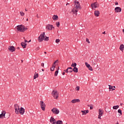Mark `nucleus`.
<instances>
[{"instance_id":"c756f323","label":"nucleus","mask_w":124,"mask_h":124,"mask_svg":"<svg viewBox=\"0 0 124 124\" xmlns=\"http://www.w3.org/2000/svg\"><path fill=\"white\" fill-rule=\"evenodd\" d=\"M77 65V64H76V63H73L71 65V66H72L73 67H76V66Z\"/></svg>"},{"instance_id":"4be33fe9","label":"nucleus","mask_w":124,"mask_h":124,"mask_svg":"<svg viewBox=\"0 0 124 124\" xmlns=\"http://www.w3.org/2000/svg\"><path fill=\"white\" fill-rule=\"evenodd\" d=\"M99 115L102 116L103 115V110L102 109H99Z\"/></svg>"},{"instance_id":"c03bdc74","label":"nucleus","mask_w":124,"mask_h":124,"mask_svg":"<svg viewBox=\"0 0 124 124\" xmlns=\"http://www.w3.org/2000/svg\"><path fill=\"white\" fill-rule=\"evenodd\" d=\"M86 42H88L89 44L90 43V41H89V40H88V38H86Z\"/></svg>"},{"instance_id":"3c124183","label":"nucleus","mask_w":124,"mask_h":124,"mask_svg":"<svg viewBox=\"0 0 124 124\" xmlns=\"http://www.w3.org/2000/svg\"><path fill=\"white\" fill-rule=\"evenodd\" d=\"M105 32H106L105 31L103 32V34H106V33H105Z\"/></svg>"},{"instance_id":"0e129e2a","label":"nucleus","mask_w":124,"mask_h":124,"mask_svg":"<svg viewBox=\"0 0 124 124\" xmlns=\"http://www.w3.org/2000/svg\"><path fill=\"white\" fill-rule=\"evenodd\" d=\"M68 4H69L68 3L66 4V5H67Z\"/></svg>"},{"instance_id":"aec40b11","label":"nucleus","mask_w":124,"mask_h":124,"mask_svg":"<svg viewBox=\"0 0 124 124\" xmlns=\"http://www.w3.org/2000/svg\"><path fill=\"white\" fill-rule=\"evenodd\" d=\"M81 113H82V115H87L89 113V110H81Z\"/></svg>"},{"instance_id":"f704fd0d","label":"nucleus","mask_w":124,"mask_h":124,"mask_svg":"<svg viewBox=\"0 0 124 124\" xmlns=\"http://www.w3.org/2000/svg\"><path fill=\"white\" fill-rule=\"evenodd\" d=\"M58 73H59V71H55V74H54L55 76H58Z\"/></svg>"},{"instance_id":"6ab92c4d","label":"nucleus","mask_w":124,"mask_h":124,"mask_svg":"<svg viewBox=\"0 0 124 124\" xmlns=\"http://www.w3.org/2000/svg\"><path fill=\"white\" fill-rule=\"evenodd\" d=\"M115 89H116V87L109 85V91H111V90H112V91H115Z\"/></svg>"},{"instance_id":"473e14b6","label":"nucleus","mask_w":124,"mask_h":124,"mask_svg":"<svg viewBox=\"0 0 124 124\" xmlns=\"http://www.w3.org/2000/svg\"><path fill=\"white\" fill-rule=\"evenodd\" d=\"M56 25L57 27H58L59 28V27H60V22H57L56 23Z\"/></svg>"},{"instance_id":"4468645a","label":"nucleus","mask_w":124,"mask_h":124,"mask_svg":"<svg viewBox=\"0 0 124 124\" xmlns=\"http://www.w3.org/2000/svg\"><path fill=\"white\" fill-rule=\"evenodd\" d=\"M46 29L47 30H48V31H51V30H52L53 29H54V26H53V25H47L46 26Z\"/></svg>"},{"instance_id":"680f3d73","label":"nucleus","mask_w":124,"mask_h":124,"mask_svg":"<svg viewBox=\"0 0 124 124\" xmlns=\"http://www.w3.org/2000/svg\"><path fill=\"white\" fill-rule=\"evenodd\" d=\"M25 11H27V9H25Z\"/></svg>"},{"instance_id":"de8ad7c7","label":"nucleus","mask_w":124,"mask_h":124,"mask_svg":"<svg viewBox=\"0 0 124 124\" xmlns=\"http://www.w3.org/2000/svg\"><path fill=\"white\" fill-rule=\"evenodd\" d=\"M118 4H119V3H118V2H115V5H118Z\"/></svg>"},{"instance_id":"c85d7f7f","label":"nucleus","mask_w":124,"mask_h":124,"mask_svg":"<svg viewBox=\"0 0 124 124\" xmlns=\"http://www.w3.org/2000/svg\"><path fill=\"white\" fill-rule=\"evenodd\" d=\"M88 106L90 107V108L91 110H93V105H88Z\"/></svg>"},{"instance_id":"6e6552de","label":"nucleus","mask_w":124,"mask_h":124,"mask_svg":"<svg viewBox=\"0 0 124 124\" xmlns=\"http://www.w3.org/2000/svg\"><path fill=\"white\" fill-rule=\"evenodd\" d=\"M20 106L17 104L15 105V110L16 114H19V112L20 111Z\"/></svg>"},{"instance_id":"20e7f679","label":"nucleus","mask_w":124,"mask_h":124,"mask_svg":"<svg viewBox=\"0 0 124 124\" xmlns=\"http://www.w3.org/2000/svg\"><path fill=\"white\" fill-rule=\"evenodd\" d=\"M51 94L55 99H58V98L59 97V93H58V91L56 90H53Z\"/></svg>"},{"instance_id":"e433bc0d","label":"nucleus","mask_w":124,"mask_h":124,"mask_svg":"<svg viewBox=\"0 0 124 124\" xmlns=\"http://www.w3.org/2000/svg\"><path fill=\"white\" fill-rule=\"evenodd\" d=\"M60 41H61V40H60V39H59L56 40V43H59V42H60Z\"/></svg>"},{"instance_id":"cd10ccee","label":"nucleus","mask_w":124,"mask_h":124,"mask_svg":"<svg viewBox=\"0 0 124 124\" xmlns=\"http://www.w3.org/2000/svg\"><path fill=\"white\" fill-rule=\"evenodd\" d=\"M85 65L86 66V67H87L88 68L90 67V66H91V65L89 64V63H88V62H86L85 63Z\"/></svg>"},{"instance_id":"7ed1b4c3","label":"nucleus","mask_w":124,"mask_h":124,"mask_svg":"<svg viewBox=\"0 0 124 124\" xmlns=\"http://www.w3.org/2000/svg\"><path fill=\"white\" fill-rule=\"evenodd\" d=\"M5 112V111L3 110L1 112V114H0V119H3V118H5V119H8L9 117H10V115L8 113L6 114Z\"/></svg>"},{"instance_id":"5701e85b","label":"nucleus","mask_w":124,"mask_h":124,"mask_svg":"<svg viewBox=\"0 0 124 124\" xmlns=\"http://www.w3.org/2000/svg\"><path fill=\"white\" fill-rule=\"evenodd\" d=\"M73 71H74L76 73H77V72H78V68L75 67L73 69Z\"/></svg>"},{"instance_id":"ddd939ff","label":"nucleus","mask_w":124,"mask_h":124,"mask_svg":"<svg viewBox=\"0 0 124 124\" xmlns=\"http://www.w3.org/2000/svg\"><path fill=\"white\" fill-rule=\"evenodd\" d=\"M19 113L21 115H24V114H25V108H24L22 107L20 108Z\"/></svg>"},{"instance_id":"79ce46f5","label":"nucleus","mask_w":124,"mask_h":124,"mask_svg":"<svg viewBox=\"0 0 124 124\" xmlns=\"http://www.w3.org/2000/svg\"><path fill=\"white\" fill-rule=\"evenodd\" d=\"M102 115H98V119H100V120H101V117H102Z\"/></svg>"},{"instance_id":"9b49d317","label":"nucleus","mask_w":124,"mask_h":124,"mask_svg":"<svg viewBox=\"0 0 124 124\" xmlns=\"http://www.w3.org/2000/svg\"><path fill=\"white\" fill-rule=\"evenodd\" d=\"M115 12L118 13L119 12H121L122 11V8L120 7H116L114 9Z\"/></svg>"},{"instance_id":"a19ab883","label":"nucleus","mask_w":124,"mask_h":124,"mask_svg":"<svg viewBox=\"0 0 124 124\" xmlns=\"http://www.w3.org/2000/svg\"><path fill=\"white\" fill-rule=\"evenodd\" d=\"M64 71H65L66 73L69 72V71H68V68H67V69L64 70Z\"/></svg>"},{"instance_id":"603ef678","label":"nucleus","mask_w":124,"mask_h":124,"mask_svg":"<svg viewBox=\"0 0 124 124\" xmlns=\"http://www.w3.org/2000/svg\"><path fill=\"white\" fill-rule=\"evenodd\" d=\"M65 74V73L64 72L62 73V75H64Z\"/></svg>"},{"instance_id":"f03ea898","label":"nucleus","mask_w":124,"mask_h":124,"mask_svg":"<svg viewBox=\"0 0 124 124\" xmlns=\"http://www.w3.org/2000/svg\"><path fill=\"white\" fill-rule=\"evenodd\" d=\"M38 40L39 42H42L43 40H45V41H48V40H49V37L45 36V33L44 32L38 38Z\"/></svg>"},{"instance_id":"13d9d810","label":"nucleus","mask_w":124,"mask_h":124,"mask_svg":"<svg viewBox=\"0 0 124 124\" xmlns=\"http://www.w3.org/2000/svg\"><path fill=\"white\" fill-rule=\"evenodd\" d=\"M116 124H119V122H117Z\"/></svg>"},{"instance_id":"0eeeda50","label":"nucleus","mask_w":124,"mask_h":124,"mask_svg":"<svg viewBox=\"0 0 124 124\" xmlns=\"http://www.w3.org/2000/svg\"><path fill=\"white\" fill-rule=\"evenodd\" d=\"M40 105L41 106V108L43 110V111H45V108L46 107V105L45 104V103H44V102H43V101H41L40 102Z\"/></svg>"},{"instance_id":"dca6fc26","label":"nucleus","mask_w":124,"mask_h":124,"mask_svg":"<svg viewBox=\"0 0 124 124\" xmlns=\"http://www.w3.org/2000/svg\"><path fill=\"white\" fill-rule=\"evenodd\" d=\"M52 19L54 21H57L59 20V16L57 15H54L52 17Z\"/></svg>"},{"instance_id":"412c9836","label":"nucleus","mask_w":124,"mask_h":124,"mask_svg":"<svg viewBox=\"0 0 124 124\" xmlns=\"http://www.w3.org/2000/svg\"><path fill=\"white\" fill-rule=\"evenodd\" d=\"M21 45L22 47L23 48H26V46H27V43L23 42L21 43Z\"/></svg>"},{"instance_id":"39448f33","label":"nucleus","mask_w":124,"mask_h":124,"mask_svg":"<svg viewBox=\"0 0 124 124\" xmlns=\"http://www.w3.org/2000/svg\"><path fill=\"white\" fill-rule=\"evenodd\" d=\"M16 29L18 31H25V26L24 25H18Z\"/></svg>"},{"instance_id":"bb28decb","label":"nucleus","mask_w":124,"mask_h":124,"mask_svg":"<svg viewBox=\"0 0 124 124\" xmlns=\"http://www.w3.org/2000/svg\"><path fill=\"white\" fill-rule=\"evenodd\" d=\"M68 70L69 72H72V71H73V69H72L71 67L68 68Z\"/></svg>"},{"instance_id":"393cba45","label":"nucleus","mask_w":124,"mask_h":124,"mask_svg":"<svg viewBox=\"0 0 124 124\" xmlns=\"http://www.w3.org/2000/svg\"><path fill=\"white\" fill-rule=\"evenodd\" d=\"M119 106L118 105L117 106H114L113 107V109H114V110H117V109H118V108H119Z\"/></svg>"},{"instance_id":"1a4fd4ad","label":"nucleus","mask_w":124,"mask_h":124,"mask_svg":"<svg viewBox=\"0 0 124 124\" xmlns=\"http://www.w3.org/2000/svg\"><path fill=\"white\" fill-rule=\"evenodd\" d=\"M51 111L53 114H55L56 115H58L59 113H60V110L57 108H53L51 109Z\"/></svg>"},{"instance_id":"f257e3e1","label":"nucleus","mask_w":124,"mask_h":124,"mask_svg":"<svg viewBox=\"0 0 124 124\" xmlns=\"http://www.w3.org/2000/svg\"><path fill=\"white\" fill-rule=\"evenodd\" d=\"M80 9H82V7L80 5L79 1H76L75 7L72 10V12H73L74 14L76 13V15H77V12H78Z\"/></svg>"},{"instance_id":"b1692460","label":"nucleus","mask_w":124,"mask_h":124,"mask_svg":"<svg viewBox=\"0 0 124 124\" xmlns=\"http://www.w3.org/2000/svg\"><path fill=\"white\" fill-rule=\"evenodd\" d=\"M36 78H38V74L35 73L34 76L33 77V79H36Z\"/></svg>"},{"instance_id":"8fccbe9b","label":"nucleus","mask_w":124,"mask_h":124,"mask_svg":"<svg viewBox=\"0 0 124 124\" xmlns=\"http://www.w3.org/2000/svg\"><path fill=\"white\" fill-rule=\"evenodd\" d=\"M93 65H95V62H93Z\"/></svg>"},{"instance_id":"052dcab7","label":"nucleus","mask_w":124,"mask_h":124,"mask_svg":"<svg viewBox=\"0 0 124 124\" xmlns=\"http://www.w3.org/2000/svg\"><path fill=\"white\" fill-rule=\"evenodd\" d=\"M31 40H30L29 42H31Z\"/></svg>"},{"instance_id":"58836bf2","label":"nucleus","mask_w":124,"mask_h":124,"mask_svg":"<svg viewBox=\"0 0 124 124\" xmlns=\"http://www.w3.org/2000/svg\"><path fill=\"white\" fill-rule=\"evenodd\" d=\"M39 49H40V48L39 47H37L35 48V51H38V50H39Z\"/></svg>"},{"instance_id":"e2e57ef3","label":"nucleus","mask_w":124,"mask_h":124,"mask_svg":"<svg viewBox=\"0 0 124 124\" xmlns=\"http://www.w3.org/2000/svg\"><path fill=\"white\" fill-rule=\"evenodd\" d=\"M23 62V60H21V62Z\"/></svg>"},{"instance_id":"09e8293b","label":"nucleus","mask_w":124,"mask_h":124,"mask_svg":"<svg viewBox=\"0 0 124 124\" xmlns=\"http://www.w3.org/2000/svg\"><path fill=\"white\" fill-rule=\"evenodd\" d=\"M24 41H25L24 42H25V43H26V42H28V41H27V40H25Z\"/></svg>"},{"instance_id":"f8f14e48","label":"nucleus","mask_w":124,"mask_h":124,"mask_svg":"<svg viewBox=\"0 0 124 124\" xmlns=\"http://www.w3.org/2000/svg\"><path fill=\"white\" fill-rule=\"evenodd\" d=\"M50 123H51V124H55L57 123V121H56V119H55L54 117H51L50 119Z\"/></svg>"},{"instance_id":"72a5a7b5","label":"nucleus","mask_w":124,"mask_h":124,"mask_svg":"<svg viewBox=\"0 0 124 124\" xmlns=\"http://www.w3.org/2000/svg\"><path fill=\"white\" fill-rule=\"evenodd\" d=\"M89 70H91V71H93V67H92V66H90L88 68Z\"/></svg>"},{"instance_id":"5fc2aeb1","label":"nucleus","mask_w":124,"mask_h":124,"mask_svg":"<svg viewBox=\"0 0 124 124\" xmlns=\"http://www.w3.org/2000/svg\"><path fill=\"white\" fill-rule=\"evenodd\" d=\"M44 53H45V54H47V52H46V51H45V52H44Z\"/></svg>"},{"instance_id":"bf43d9fd","label":"nucleus","mask_w":124,"mask_h":124,"mask_svg":"<svg viewBox=\"0 0 124 124\" xmlns=\"http://www.w3.org/2000/svg\"><path fill=\"white\" fill-rule=\"evenodd\" d=\"M26 21H29V19L27 18V19H26Z\"/></svg>"},{"instance_id":"69168bd1","label":"nucleus","mask_w":124,"mask_h":124,"mask_svg":"<svg viewBox=\"0 0 124 124\" xmlns=\"http://www.w3.org/2000/svg\"><path fill=\"white\" fill-rule=\"evenodd\" d=\"M38 16V15H37V16Z\"/></svg>"},{"instance_id":"c9c22d12","label":"nucleus","mask_w":124,"mask_h":124,"mask_svg":"<svg viewBox=\"0 0 124 124\" xmlns=\"http://www.w3.org/2000/svg\"><path fill=\"white\" fill-rule=\"evenodd\" d=\"M118 113H120V115H122V110H121V109H118Z\"/></svg>"},{"instance_id":"f3484780","label":"nucleus","mask_w":124,"mask_h":124,"mask_svg":"<svg viewBox=\"0 0 124 124\" xmlns=\"http://www.w3.org/2000/svg\"><path fill=\"white\" fill-rule=\"evenodd\" d=\"M99 11H94V15L96 16V17H98L99 16Z\"/></svg>"},{"instance_id":"a878e982","label":"nucleus","mask_w":124,"mask_h":124,"mask_svg":"<svg viewBox=\"0 0 124 124\" xmlns=\"http://www.w3.org/2000/svg\"><path fill=\"white\" fill-rule=\"evenodd\" d=\"M56 124H62V121H61V120H58L57 122H56Z\"/></svg>"},{"instance_id":"6e6d98bb","label":"nucleus","mask_w":124,"mask_h":124,"mask_svg":"<svg viewBox=\"0 0 124 124\" xmlns=\"http://www.w3.org/2000/svg\"><path fill=\"white\" fill-rule=\"evenodd\" d=\"M42 71H44V69H42Z\"/></svg>"},{"instance_id":"2eb2a0df","label":"nucleus","mask_w":124,"mask_h":124,"mask_svg":"<svg viewBox=\"0 0 124 124\" xmlns=\"http://www.w3.org/2000/svg\"><path fill=\"white\" fill-rule=\"evenodd\" d=\"M72 103H77V102H80V99H75L71 101Z\"/></svg>"},{"instance_id":"37998d69","label":"nucleus","mask_w":124,"mask_h":124,"mask_svg":"<svg viewBox=\"0 0 124 124\" xmlns=\"http://www.w3.org/2000/svg\"><path fill=\"white\" fill-rule=\"evenodd\" d=\"M105 111L107 112H110V110L108 109V108H105Z\"/></svg>"},{"instance_id":"7c9ffc66","label":"nucleus","mask_w":124,"mask_h":124,"mask_svg":"<svg viewBox=\"0 0 124 124\" xmlns=\"http://www.w3.org/2000/svg\"><path fill=\"white\" fill-rule=\"evenodd\" d=\"M20 14L21 16H24L25 15V13L23 11L20 12Z\"/></svg>"},{"instance_id":"9d476101","label":"nucleus","mask_w":124,"mask_h":124,"mask_svg":"<svg viewBox=\"0 0 124 124\" xmlns=\"http://www.w3.org/2000/svg\"><path fill=\"white\" fill-rule=\"evenodd\" d=\"M8 50H9V51H10V52H12L15 51V50H16L15 47L12 46H9L8 47Z\"/></svg>"},{"instance_id":"4d7b16f0","label":"nucleus","mask_w":124,"mask_h":124,"mask_svg":"<svg viewBox=\"0 0 124 124\" xmlns=\"http://www.w3.org/2000/svg\"><path fill=\"white\" fill-rule=\"evenodd\" d=\"M120 105H121V106H122V105H123V103H121Z\"/></svg>"},{"instance_id":"423d86ee","label":"nucleus","mask_w":124,"mask_h":124,"mask_svg":"<svg viewBox=\"0 0 124 124\" xmlns=\"http://www.w3.org/2000/svg\"><path fill=\"white\" fill-rule=\"evenodd\" d=\"M91 7H92V9H95L94 8H97L99 7V4L96 2H94L91 4Z\"/></svg>"},{"instance_id":"a18cd8bd","label":"nucleus","mask_w":124,"mask_h":124,"mask_svg":"<svg viewBox=\"0 0 124 124\" xmlns=\"http://www.w3.org/2000/svg\"><path fill=\"white\" fill-rule=\"evenodd\" d=\"M41 66H43V67H44V63H42L41 64Z\"/></svg>"},{"instance_id":"2f4dec72","label":"nucleus","mask_w":124,"mask_h":124,"mask_svg":"<svg viewBox=\"0 0 124 124\" xmlns=\"http://www.w3.org/2000/svg\"><path fill=\"white\" fill-rule=\"evenodd\" d=\"M55 67L52 66V67L50 68V71H54V70H55Z\"/></svg>"},{"instance_id":"ea45409f","label":"nucleus","mask_w":124,"mask_h":124,"mask_svg":"<svg viewBox=\"0 0 124 124\" xmlns=\"http://www.w3.org/2000/svg\"><path fill=\"white\" fill-rule=\"evenodd\" d=\"M52 67L56 68V63H53L52 65Z\"/></svg>"},{"instance_id":"864d4df0","label":"nucleus","mask_w":124,"mask_h":124,"mask_svg":"<svg viewBox=\"0 0 124 124\" xmlns=\"http://www.w3.org/2000/svg\"><path fill=\"white\" fill-rule=\"evenodd\" d=\"M123 32L124 33V29H123Z\"/></svg>"},{"instance_id":"49530a36","label":"nucleus","mask_w":124,"mask_h":124,"mask_svg":"<svg viewBox=\"0 0 124 124\" xmlns=\"http://www.w3.org/2000/svg\"><path fill=\"white\" fill-rule=\"evenodd\" d=\"M59 62V60H56V61L54 62V63H57V62Z\"/></svg>"},{"instance_id":"4c0bfd02","label":"nucleus","mask_w":124,"mask_h":124,"mask_svg":"<svg viewBox=\"0 0 124 124\" xmlns=\"http://www.w3.org/2000/svg\"><path fill=\"white\" fill-rule=\"evenodd\" d=\"M76 90L77 91H79L80 90V87L79 86H77L76 88Z\"/></svg>"},{"instance_id":"a211bd4d","label":"nucleus","mask_w":124,"mask_h":124,"mask_svg":"<svg viewBox=\"0 0 124 124\" xmlns=\"http://www.w3.org/2000/svg\"><path fill=\"white\" fill-rule=\"evenodd\" d=\"M120 50L122 51V52H124V44H121L119 47Z\"/></svg>"}]
</instances>
